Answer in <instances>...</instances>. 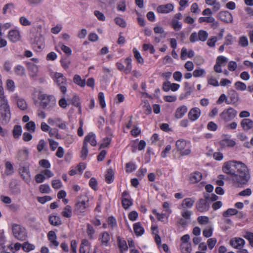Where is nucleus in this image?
I'll return each instance as SVG.
<instances>
[{"mask_svg":"<svg viewBox=\"0 0 253 253\" xmlns=\"http://www.w3.org/2000/svg\"><path fill=\"white\" fill-rule=\"evenodd\" d=\"M222 171L230 175L233 185L236 187H244L251 177L248 167L240 161L233 160L224 163Z\"/></svg>","mask_w":253,"mask_h":253,"instance_id":"obj_1","label":"nucleus"},{"mask_svg":"<svg viewBox=\"0 0 253 253\" xmlns=\"http://www.w3.org/2000/svg\"><path fill=\"white\" fill-rule=\"evenodd\" d=\"M0 112L3 124L8 123L11 118L10 107L4 96L3 87L0 85Z\"/></svg>","mask_w":253,"mask_h":253,"instance_id":"obj_2","label":"nucleus"},{"mask_svg":"<svg viewBox=\"0 0 253 253\" xmlns=\"http://www.w3.org/2000/svg\"><path fill=\"white\" fill-rule=\"evenodd\" d=\"M39 98L41 100V105L44 109L50 110L56 105V99L53 95L42 94Z\"/></svg>","mask_w":253,"mask_h":253,"instance_id":"obj_3","label":"nucleus"},{"mask_svg":"<svg viewBox=\"0 0 253 253\" xmlns=\"http://www.w3.org/2000/svg\"><path fill=\"white\" fill-rule=\"evenodd\" d=\"M12 230L13 236L17 240L24 241L27 239V234L26 229L21 225L14 224L12 225Z\"/></svg>","mask_w":253,"mask_h":253,"instance_id":"obj_4","label":"nucleus"},{"mask_svg":"<svg viewBox=\"0 0 253 253\" xmlns=\"http://www.w3.org/2000/svg\"><path fill=\"white\" fill-rule=\"evenodd\" d=\"M237 111L232 107L225 109L219 115L221 119L225 122H228L233 119L237 115Z\"/></svg>","mask_w":253,"mask_h":253,"instance_id":"obj_5","label":"nucleus"},{"mask_svg":"<svg viewBox=\"0 0 253 253\" xmlns=\"http://www.w3.org/2000/svg\"><path fill=\"white\" fill-rule=\"evenodd\" d=\"M88 202V200L87 198L77 202L74 207V213L77 215H84V213L85 212L86 209L88 207L86 203Z\"/></svg>","mask_w":253,"mask_h":253,"instance_id":"obj_6","label":"nucleus"},{"mask_svg":"<svg viewBox=\"0 0 253 253\" xmlns=\"http://www.w3.org/2000/svg\"><path fill=\"white\" fill-rule=\"evenodd\" d=\"M55 78V81L56 82L57 85L60 87L61 91L63 93H65L67 91V83L66 79L64 77L63 75L60 73H56L54 75Z\"/></svg>","mask_w":253,"mask_h":253,"instance_id":"obj_7","label":"nucleus"},{"mask_svg":"<svg viewBox=\"0 0 253 253\" xmlns=\"http://www.w3.org/2000/svg\"><path fill=\"white\" fill-rule=\"evenodd\" d=\"M195 208L199 212H205L209 211L210 204L207 200L201 198L196 202Z\"/></svg>","mask_w":253,"mask_h":253,"instance_id":"obj_8","label":"nucleus"},{"mask_svg":"<svg viewBox=\"0 0 253 253\" xmlns=\"http://www.w3.org/2000/svg\"><path fill=\"white\" fill-rule=\"evenodd\" d=\"M19 173L23 179L27 183L31 181V174L30 172L29 167L28 166L21 167L19 169Z\"/></svg>","mask_w":253,"mask_h":253,"instance_id":"obj_9","label":"nucleus"},{"mask_svg":"<svg viewBox=\"0 0 253 253\" xmlns=\"http://www.w3.org/2000/svg\"><path fill=\"white\" fill-rule=\"evenodd\" d=\"M44 39L43 37L37 33V35L33 39L31 38V42L35 48L37 49H42L43 47Z\"/></svg>","mask_w":253,"mask_h":253,"instance_id":"obj_10","label":"nucleus"},{"mask_svg":"<svg viewBox=\"0 0 253 253\" xmlns=\"http://www.w3.org/2000/svg\"><path fill=\"white\" fill-rule=\"evenodd\" d=\"M218 18L221 21L226 23H231L233 17L231 13L227 11H223L218 14Z\"/></svg>","mask_w":253,"mask_h":253,"instance_id":"obj_11","label":"nucleus"},{"mask_svg":"<svg viewBox=\"0 0 253 253\" xmlns=\"http://www.w3.org/2000/svg\"><path fill=\"white\" fill-rule=\"evenodd\" d=\"M201 115V110L197 107L193 108L188 113V118L192 121L197 120Z\"/></svg>","mask_w":253,"mask_h":253,"instance_id":"obj_12","label":"nucleus"},{"mask_svg":"<svg viewBox=\"0 0 253 253\" xmlns=\"http://www.w3.org/2000/svg\"><path fill=\"white\" fill-rule=\"evenodd\" d=\"M173 5L171 3L161 5L157 7V11L161 13H168L173 10Z\"/></svg>","mask_w":253,"mask_h":253,"instance_id":"obj_13","label":"nucleus"},{"mask_svg":"<svg viewBox=\"0 0 253 253\" xmlns=\"http://www.w3.org/2000/svg\"><path fill=\"white\" fill-rule=\"evenodd\" d=\"M241 125L243 130L247 131L253 128V121L249 119H244L241 122Z\"/></svg>","mask_w":253,"mask_h":253,"instance_id":"obj_14","label":"nucleus"},{"mask_svg":"<svg viewBox=\"0 0 253 253\" xmlns=\"http://www.w3.org/2000/svg\"><path fill=\"white\" fill-rule=\"evenodd\" d=\"M228 96L230 100L229 103L234 105L236 104L239 99V94L234 89H230L229 91Z\"/></svg>","mask_w":253,"mask_h":253,"instance_id":"obj_15","label":"nucleus"},{"mask_svg":"<svg viewBox=\"0 0 253 253\" xmlns=\"http://www.w3.org/2000/svg\"><path fill=\"white\" fill-rule=\"evenodd\" d=\"M8 38L13 42L19 41L20 36L19 31L14 30H10L8 34Z\"/></svg>","mask_w":253,"mask_h":253,"instance_id":"obj_16","label":"nucleus"},{"mask_svg":"<svg viewBox=\"0 0 253 253\" xmlns=\"http://www.w3.org/2000/svg\"><path fill=\"white\" fill-rule=\"evenodd\" d=\"M202 178V173L198 171L192 172L190 175L189 180L192 183H196L199 182Z\"/></svg>","mask_w":253,"mask_h":253,"instance_id":"obj_17","label":"nucleus"},{"mask_svg":"<svg viewBox=\"0 0 253 253\" xmlns=\"http://www.w3.org/2000/svg\"><path fill=\"white\" fill-rule=\"evenodd\" d=\"M245 243V240L241 238H235L231 239L230 242V245L236 249H238L239 247L243 246Z\"/></svg>","mask_w":253,"mask_h":253,"instance_id":"obj_18","label":"nucleus"},{"mask_svg":"<svg viewBox=\"0 0 253 253\" xmlns=\"http://www.w3.org/2000/svg\"><path fill=\"white\" fill-rule=\"evenodd\" d=\"M87 142H89L92 146L96 145L97 142L95 140V135L93 132H89L85 136L84 143H87Z\"/></svg>","mask_w":253,"mask_h":253,"instance_id":"obj_19","label":"nucleus"},{"mask_svg":"<svg viewBox=\"0 0 253 253\" xmlns=\"http://www.w3.org/2000/svg\"><path fill=\"white\" fill-rule=\"evenodd\" d=\"M18 107L21 110H26L28 108V105L24 99L20 98L17 96L15 97Z\"/></svg>","mask_w":253,"mask_h":253,"instance_id":"obj_20","label":"nucleus"},{"mask_svg":"<svg viewBox=\"0 0 253 253\" xmlns=\"http://www.w3.org/2000/svg\"><path fill=\"white\" fill-rule=\"evenodd\" d=\"M187 111V107L185 105H182L178 107L175 113V117L176 119H180L183 117Z\"/></svg>","mask_w":253,"mask_h":253,"instance_id":"obj_21","label":"nucleus"},{"mask_svg":"<svg viewBox=\"0 0 253 253\" xmlns=\"http://www.w3.org/2000/svg\"><path fill=\"white\" fill-rule=\"evenodd\" d=\"M195 199L194 198H186L184 199L181 204L184 209L191 208L194 205Z\"/></svg>","mask_w":253,"mask_h":253,"instance_id":"obj_22","label":"nucleus"},{"mask_svg":"<svg viewBox=\"0 0 253 253\" xmlns=\"http://www.w3.org/2000/svg\"><path fill=\"white\" fill-rule=\"evenodd\" d=\"M49 222L51 225L55 226H58L62 224V221L60 217L56 215H50Z\"/></svg>","mask_w":253,"mask_h":253,"instance_id":"obj_23","label":"nucleus"},{"mask_svg":"<svg viewBox=\"0 0 253 253\" xmlns=\"http://www.w3.org/2000/svg\"><path fill=\"white\" fill-rule=\"evenodd\" d=\"M110 239V237L109 233L107 232H104L101 234L99 240L101 241V245L107 246Z\"/></svg>","mask_w":253,"mask_h":253,"instance_id":"obj_24","label":"nucleus"},{"mask_svg":"<svg viewBox=\"0 0 253 253\" xmlns=\"http://www.w3.org/2000/svg\"><path fill=\"white\" fill-rule=\"evenodd\" d=\"M133 229L135 235L137 236H141L144 232V228L140 222H137L133 225Z\"/></svg>","mask_w":253,"mask_h":253,"instance_id":"obj_25","label":"nucleus"},{"mask_svg":"<svg viewBox=\"0 0 253 253\" xmlns=\"http://www.w3.org/2000/svg\"><path fill=\"white\" fill-rule=\"evenodd\" d=\"M114 172L112 169H109L105 174V180L107 183H111L114 181Z\"/></svg>","mask_w":253,"mask_h":253,"instance_id":"obj_26","label":"nucleus"},{"mask_svg":"<svg viewBox=\"0 0 253 253\" xmlns=\"http://www.w3.org/2000/svg\"><path fill=\"white\" fill-rule=\"evenodd\" d=\"M74 83L81 87H84L85 85V80L82 79L78 75H75L73 79Z\"/></svg>","mask_w":253,"mask_h":253,"instance_id":"obj_27","label":"nucleus"},{"mask_svg":"<svg viewBox=\"0 0 253 253\" xmlns=\"http://www.w3.org/2000/svg\"><path fill=\"white\" fill-rule=\"evenodd\" d=\"M14 71L15 73L19 76H23L25 75L26 71L23 66L20 65H17L14 67Z\"/></svg>","mask_w":253,"mask_h":253,"instance_id":"obj_28","label":"nucleus"},{"mask_svg":"<svg viewBox=\"0 0 253 253\" xmlns=\"http://www.w3.org/2000/svg\"><path fill=\"white\" fill-rule=\"evenodd\" d=\"M22 127L19 125H15L14 126L12 132L15 138H18L22 133Z\"/></svg>","mask_w":253,"mask_h":253,"instance_id":"obj_29","label":"nucleus"},{"mask_svg":"<svg viewBox=\"0 0 253 253\" xmlns=\"http://www.w3.org/2000/svg\"><path fill=\"white\" fill-rule=\"evenodd\" d=\"M238 213L237 210L235 209L230 208L222 213L223 216L227 217L232 215H236Z\"/></svg>","mask_w":253,"mask_h":253,"instance_id":"obj_30","label":"nucleus"},{"mask_svg":"<svg viewBox=\"0 0 253 253\" xmlns=\"http://www.w3.org/2000/svg\"><path fill=\"white\" fill-rule=\"evenodd\" d=\"M199 41L201 42L206 41L208 38V33L206 31L201 30L198 32Z\"/></svg>","mask_w":253,"mask_h":253,"instance_id":"obj_31","label":"nucleus"},{"mask_svg":"<svg viewBox=\"0 0 253 253\" xmlns=\"http://www.w3.org/2000/svg\"><path fill=\"white\" fill-rule=\"evenodd\" d=\"M35 249V246L33 244L29 243L28 242H24L22 244V249L25 252H29Z\"/></svg>","mask_w":253,"mask_h":253,"instance_id":"obj_32","label":"nucleus"},{"mask_svg":"<svg viewBox=\"0 0 253 253\" xmlns=\"http://www.w3.org/2000/svg\"><path fill=\"white\" fill-rule=\"evenodd\" d=\"M62 215L67 218H69L72 216V208L70 206H66L63 211L62 212Z\"/></svg>","mask_w":253,"mask_h":253,"instance_id":"obj_33","label":"nucleus"},{"mask_svg":"<svg viewBox=\"0 0 253 253\" xmlns=\"http://www.w3.org/2000/svg\"><path fill=\"white\" fill-rule=\"evenodd\" d=\"M131 58L130 57H128L125 59V62L126 64V66L125 69V72L126 74H128L131 70Z\"/></svg>","mask_w":253,"mask_h":253,"instance_id":"obj_34","label":"nucleus"},{"mask_svg":"<svg viewBox=\"0 0 253 253\" xmlns=\"http://www.w3.org/2000/svg\"><path fill=\"white\" fill-rule=\"evenodd\" d=\"M180 249L182 253H190L192 250L191 244H181Z\"/></svg>","mask_w":253,"mask_h":253,"instance_id":"obj_35","label":"nucleus"},{"mask_svg":"<svg viewBox=\"0 0 253 253\" xmlns=\"http://www.w3.org/2000/svg\"><path fill=\"white\" fill-rule=\"evenodd\" d=\"M221 145L223 146H228V147H233L235 145V142L232 139H223L221 142Z\"/></svg>","mask_w":253,"mask_h":253,"instance_id":"obj_36","label":"nucleus"},{"mask_svg":"<svg viewBox=\"0 0 253 253\" xmlns=\"http://www.w3.org/2000/svg\"><path fill=\"white\" fill-rule=\"evenodd\" d=\"M38 70V67L36 65L33 64L29 66V71L31 76L32 77H35L37 75Z\"/></svg>","mask_w":253,"mask_h":253,"instance_id":"obj_37","label":"nucleus"},{"mask_svg":"<svg viewBox=\"0 0 253 253\" xmlns=\"http://www.w3.org/2000/svg\"><path fill=\"white\" fill-rule=\"evenodd\" d=\"M117 240L118 241L119 247L121 250V252H123L122 250H127L128 247L127 246L126 242L125 240H121L120 237H118Z\"/></svg>","mask_w":253,"mask_h":253,"instance_id":"obj_38","label":"nucleus"},{"mask_svg":"<svg viewBox=\"0 0 253 253\" xmlns=\"http://www.w3.org/2000/svg\"><path fill=\"white\" fill-rule=\"evenodd\" d=\"M5 173L7 175H11L13 172V166L9 162H6L5 164Z\"/></svg>","mask_w":253,"mask_h":253,"instance_id":"obj_39","label":"nucleus"},{"mask_svg":"<svg viewBox=\"0 0 253 253\" xmlns=\"http://www.w3.org/2000/svg\"><path fill=\"white\" fill-rule=\"evenodd\" d=\"M133 52L134 54V57L136 59L137 61L139 63L143 64L144 63V60L141 56L139 52L135 48L133 49Z\"/></svg>","mask_w":253,"mask_h":253,"instance_id":"obj_40","label":"nucleus"},{"mask_svg":"<svg viewBox=\"0 0 253 253\" xmlns=\"http://www.w3.org/2000/svg\"><path fill=\"white\" fill-rule=\"evenodd\" d=\"M186 143L184 140H178L176 142V147L180 151L183 150L186 147Z\"/></svg>","mask_w":253,"mask_h":253,"instance_id":"obj_41","label":"nucleus"},{"mask_svg":"<svg viewBox=\"0 0 253 253\" xmlns=\"http://www.w3.org/2000/svg\"><path fill=\"white\" fill-rule=\"evenodd\" d=\"M25 127L27 130L31 132H34L36 129V125L34 122L30 121L28 122L25 126Z\"/></svg>","mask_w":253,"mask_h":253,"instance_id":"obj_42","label":"nucleus"},{"mask_svg":"<svg viewBox=\"0 0 253 253\" xmlns=\"http://www.w3.org/2000/svg\"><path fill=\"white\" fill-rule=\"evenodd\" d=\"M249 42L247 37L242 36L239 40V44L242 47H246L248 45Z\"/></svg>","mask_w":253,"mask_h":253,"instance_id":"obj_43","label":"nucleus"},{"mask_svg":"<svg viewBox=\"0 0 253 253\" xmlns=\"http://www.w3.org/2000/svg\"><path fill=\"white\" fill-rule=\"evenodd\" d=\"M122 203L123 208L125 209H128L132 205V201L126 198L122 199Z\"/></svg>","mask_w":253,"mask_h":253,"instance_id":"obj_44","label":"nucleus"},{"mask_svg":"<svg viewBox=\"0 0 253 253\" xmlns=\"http://www.w3.org/2000/svg\"><path fill=\"white\" fill-rule=\"evenodd\" d=\"M88 152L87 144L86 143H83V146L81 151V157L84 160L86 159Z\"/></svg>","mask_w":253,"mask_h":253,"instance_id":"obj_45","label":"nucleus"},{"mask_svg":"<svg viewBox=\"0 0 253 253\" xmlns=\"http://www.w3.org/2000/svg\"><path fill=\"white\" fill-rule=\"evenodd\" d=\"M86 233L90 239L93 238V234L95 233V230L93 227L89 224H87Z\"/></svg>","mask_w":253,"mask_h":253,"instance_id":"obj_46","label":"nucleus"},{"mask_svg":"<svg viewBox=\"0 0 253 253\" xmlns=\"http://www.w3.org/2000/svg\"><path fill=\"white\" fill-rule=\"evenodd\" d=\"M10 188L11 192L15 195H18L20 193V189L18 185L15 183H11L10 184Z\"/></svg>","mask_w":253,"mask_h":253,"instance_id":"obj_47","label":"nucleus"},{"mask_svg":"<svg viewBox=\"0 0 253 253\" xmlns=\"http://www.w3.org/2000/svg\"><path fill=\"white\" fill-rule=\"evenodd\" d=\"M98 98L99 102V103L102 108H104L106 106V103L105 101V97L104 93L102 92H100L98 93Z\"/></svg>","mask_w":253,"mask_h":253,"instance_id":"obj_48","label":"nucleus"},{"mask_svg":"<svg viewBox=\"0 0 253 253\" xmlns=\"http://www.w3.org/2000/svg\"><path fill=\"white\" fill-rule=\"evenodd\" d=\"M235 86L237 90L244 91L247 88L246 84L241 82H237L235 84Z\"/></svg>","mask_w":253,"mask_h":253,"instance_id":"obj_49","label":"nucleus"},{"mask_svg":"<svg viewBox=\"0 0 253 253\" xmlns=\"http://www.w3.org/2000/svg\"><path fill=\"white\" fill-rule=\"evenodd\" d=\"M197 221L200 224H206L209 222V218L206 216H200L198 217Z\"/></svg>","mask_w":253,"mask_h":253,"instance_id":"obj_50","label":"nucleus"},{"mask_svg":"<svg viewBox=\"0 0 253 253\" xmlns=\"http://www.w3.org/2000/svg\"><path fill=\"white\" fill-rule=\"evenodd\" d=\"M199 23H202L203 22L210 23L214 21V18L212 16L210 17H201L198 20Z\"/></svg>","mask_w":253,"mask_h":253,"instance_id":"obj_51","label":"nucleus"},{"mask_svg":"<svg viewBox=\"0 0 253 253\" xmlns=\"http://www.w3.org/2000/svg\"><path fill=\"white\" fill-rule=\"evenodd\" d=\"M115 21L118 25L121 27L124 28L126 26V24L125 20L120 17H117L115 19Z\"/></svg>","mask_w":253,"mask_h":253,"instance_id":"obj_52","label":"nucleus"},{"mask_svg":"<svg viewBox=\"0 0 253 253\" xmlns=\"http://www.w3.org/2000/svg\"><path fill=\"white\" fill-rule=\"evenodd\" d=\"M154 31L155 33L156 34H164L163 36L162 35L161 36V38H165L166 36V34L165 33L163 27L160 26H156L154 27Z\"/></svg>","mask_w":253,"mask_h":253,"instance_id":"obj_53","label":"nucleus"},{"mask_svg":"<svg viewBox=\"0 0 253 253\" xmlns=\"http://www.w3.org/2000/svg\"><path fill=\"white\" fill-rule=\"evenodd\" d=\"M94 14L99 20L101 21H104L105 20V16L102 12L98 10H95L94 11Z\"/></svg>","mask_w":253,"mask_h":253,"instance_id":"obj_54","label":"nucleus"},{"mask_svg":"<svg viewBox=\"0 0 253 253\" xmlns=\"http://www.w3.org/2000/svg\"><path fill=\"white\" fill-rule=\"evenodd\" d=\"M52 186L54 189H60L62 186L61 180L59 179L53 180L52 181Z\"/></svg>","mask_w":253,"mask_h":253,"instance_id":"obj_55","label":"nucleus"},{"mask_svg":"<svg viewBox=\"0 0 253 253\" xmlns=\"http://www.w3.org/2000/svg\"><path fill=\"white\" fill-rule=\"evenodd\" d=\"M40 190L42 193H48L50 188L48 184H42L40 185Z\"/></svg>","mask_w":253,"mask_h":253,"instance_id":"obj_56","label":"nucleus"},{"mask_svg":"<svg viewBox=\"0 0 253 253\" xmlns=\"http://www.w3.org/2000/svg\"><path fill=\"white\" fill-rule=\"evenodd\" d=\"M172 27L175 31H179L182 27V24L175 19L172 21Z\"/></svg>","mask_w":253,"mask_h":253,"instance_id":"obj_57","label":"nucleus"},{"mask_svg":"<svg viewBox=\"0 0 253 253\" xmlns=\"http://www.w3.org/2000/svg\"><path fill=\"white\" fill-rule=\"evenodd\" d=\"M39 165L44 168L49 169L51 167V165L49 161L45 159H42L39 161Z\"/></svg>","mask_w":253,"mask_h":253,"instance_id":"obj_58","label":"nucleus"},{"mask_svg":"<svg viewBox=\"0 0 253 253\" xmlns=\"http://www.w3.org/2000/svg\"><path fill=\"white\" fill-rule=\"evenodd\" d=\"M244 237L249 241L250 245L253 247V233L250 232H247L244 236Z\"/></svg>","mask_w":253,"mask_h":253,"instance_id":"obj_59","label":"nucleus"},{"mask_svg":"<svg viewBox=\"0 0 253 253\" xmlns=\"http://www.w3.org/2000/svg\"><path fill=\"white\" fill-rule=\"evenodd\" d=\"M111 141V138L109 137H106L103 140L102 143L101 144L100 148H105L107 147Z\"/></svg>","mask_w":253,"mask_h":253,"instance_id":"obj_60","label":"nucleus"},{"mask_svg":"<svg viewBox=\"0 0 253 253\" xmlns=\"http://www.w3.org/2000/svg\"><path fill=\"white\" fill-rule=\"evenodd\" d=\"M217 125L213 122H210L207 125V128L211 131H216L217 129Z\"/></svg>","mask_w":253,"mask_h":253,"instance_id":"obj_61","label":"nucleus"},{"mask_svg":"<svg viewBox=\"0 0 253 253\" xmlns=\"http://www.w3.org/2000/svg\"><path fill=\"white\" fill-rule=\"evenodd\" d=\"M6 87L10 91H13L15 88L14 82L11 80H8L6 82Z\"/></svg>","mask_w":253,"mask_h":253,"instance_id":"obj_62","label":"nucleus"},{"mask_svg":"<svg viewBox=\"0 0 253 253\" xmlns=\"http://www.w3.org/2000/svg\"><path fill=\"white\" fill-rule=\"evenodd\" d=\"M126 171L127 172H131L135 169V165L131 163H126Z\"/></svg>","mask_w":253,"mask_h":253,"instance_id":"obj_63","label":"nucleus"},{"mask_svg":"<svg viewBox=\"0 0 253 253\" xmlns=\"http://www.w3.org/2000/svg\"><path fill=\"white\" fill-rule=\"evenodd\" d=\"M45 179V177L42 173H39L35 176V180L38 183L43 182Z\"/></svg>","mask_w":253,"mask_h":253,"instance_id":"obj_64","label":"nucleus"}]
</instances>
